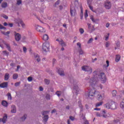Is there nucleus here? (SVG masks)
Here are the masks:
<instances>
[{"label":"nucleus","mask_w":124,"mask_h":124,"mask_svg":"<svg viewBox=\"0 0 124 124\" xmlns=\"http://www.w3.org/2000/svg\"><path fill=\"white\" fill-rule=\"evenodd\" d=\"M92 81L93 80H90L89 81L90 90L87 94L88 98H90V99H93V98H94L95 94L97 93V92L96 91L95 89H94V86L95 85V84L94 83V81H93V82Z\"/></svg>","instance_id":"nucleus-1"},{"label":"nucleus","mask_w":124,"mask_h":124,"mask_svg":"<svg viewBox=\"0 0 124 124\" xmlns=\"http://www.w3.org/2000/svg\"><path fill=\"white\" fill-rule=\"evenodd\" d=\"M93 78L91 79V82L93 83H94V84H95L96 83V79L98 76V77L100 78L101 81H102V83H104L105 82H106L107 79L106 78V76L105 75V74L104 73H101L99 75H97V72L94 71L93 73Z\"/></svg>","instance_id":"nucleus-2"},{"label":"nucleus","mask_w":124,"mask_h":124,"mask_svg":"<svg viewBox=\"0 0 124 124\" xmlns=\"http://www.w3.org/2000/svg\"><path fill=\"white\" fill-rule=\"evenodd\" d=\"M104 107L107 109H116L117 108V103L114 101L109 102L104 105Z\"/></svg>","instance_id":"nucleus-3"},{"label":"nucleus","mask_w":124,"mask_h":124,"mask_svg":"<svg viewBox=\"0 0 124 124\" xmlns=\"http://www.w3.org/2000/svg\"><path fill=\"white\" fill-rule=\"evenodd\" d=\"M70 83H72V84H73L74 87H73V92L74 93H76V94H78V92H79V88H78V86L77 85V81L76 80H74L73 78H71L70 80Z\"/></svg>","instance_id":"nucleus-4"},{"label":"nucleus","mask_w":124,"mask_h":124,"mask_svg":"<svg viewBox=\"0 0 124 124\" xmlns=\"http://www.w3.org/2000/svg\"><path fill=\"white\" fill-rule=\"evenodd\" d=\"M42 50L44 52H48L50 49V43L48 42H46L43 43L42 46Z\"/></svg>","instance_id":"nucleus-5"},{"label":"nucleus","mask_w":124,"mask_h":124,"mask_svg":"<svg viewBox=\"0 0 124 124\" xmlns=\"http://www.w3.org/2000/svg\"><path fill=\"white\" fill-rule=\"evenodd\" d=\"M82 69L83 70V71H85L87 72H88L90 74L93 72V68H92L91 67L84 65L82 67Z\"/></svg>","instance_id":"nucleus-6"},{"label":"nucleus","mask_w":124,"mask_h":124,"mask_svg":"<svg viewBox=\"0 0 124 124\" xmlns=\"http://www.w3.org/2000/svg\"><path fill=\"white\" fill-rule=\"evenodd\" d=\"M35 30L41 33H44L46 32L45 29L40 26H36Z\"/></svg>","instance_id":"nucleus-7"},{"label":"nucleus","mask_w":124,"mask_h":124,"mask_svg":"<svg viewBox=\"0 0 124 124\" xmlns=\"http://www.w3.org/2000/svg\"><path fill=\"white\" fill-rule=\"evenodd\" d=\"M97 96V99L99 101H102L104 98H105V97L104 96V94H101L99 92H97V93L96 94Z\"/></svg>","instance_id":"nucleus-8"},{"label":"nucleus","mask_w":124,"mask_h":124,"mask_svg":"<svg viewBox=\"0 0 124 124\" xmlns=\"http://www.w3.org/2000/svg\"><path fill=\"white\" fill-rule=\"evenodd\" d=\"M105 7L106 9H110L111 8V2L109 1L105 2Z\"/></svg>","instance_id":"nucleus-9"},{"label":"nucleus","mask_w":124,"mask_h":124,"mask_svg":"<svg viewBox=\"0 0 124 124\" xmlns=\"http://www.w3.org/2000/svg\"><path fill=\"white\" fill-rule=\"evenodd\" d=\"M56 41H58L59 43V44H60V45H61V46H62V47H65L66 46V44H65V43L63 42V40H62V39H56Z\"/></svg>","instance_id":"nucleus-10"},{"label":"nucleus","mask_w":124,"mask_h":124,"mask_svg":"<svg viewBox=\"0 0 124 124\" xmlns=\"http://www.w3.org/2000/svg\"><path fill=\"white\" fill-rule=\"evenodd\" d=\"M77 45L78 46V53L79 55H83L84 54V51H83V50H82V48H81V44L79 42L77 43Z\"/></svg>","instance_id":"nucleus-11"},{"label":"nucleus","mask_w":124,"mask_h":124,"mask_svg":"<svg viewBox=\"0 0 124 124\" xmlns=\"http://www.w3.org/2000/svg\"><path fill=\"white\" fill-rule=\"evenodd\" d=\"M15 33V37L16 41H19L21 39V35L18 33H16V31Z\"/></svg>","instance_id":"nucleus-12"},{"label":"nucleus","mask_w":124,"mask_h":124,"mask_svg":"<svg viewBox=\"0 0 124 124\" xmlns=\"http://www.w3.org/2000/svg\"><path fill=\"white\" fill-rule=\"evenodd\" d=\"M8 87V82H4L0 84V88L4 89V88H7Z\"/></svg>","instance_id":"nucleus-13"},{"label":"nucleus","mask_w":124,"mask_h":124,"mask_svg":"<svg viewBox=\"0 0 124 124\" xmlns=\"http://www.w3.org/2000/svg\"><path fill=\"white\" fill-rule=\"evenodd\" d=\"M34 57L35 58V60L38 62H39L40 61H41V59H40V57H39V55L37 54H34Z\"/></svg>","instance_id":"nucleus-14"},{"label":"nucleus","mask_w":124,"mask_h":124,"mask_svg":"<svg viewBox=\"0 0 124 124\" xmlns=\"http://www.w3.org/2000/svg\"><path fill=\"white\" fill-rule=\"evenodd\" d=\"M70 13L71 16H75V15H76V14H77V13H76V10H75V9H74L73 10H72V9H70Z\"/></svg>","instance_id":"nucleus-15"},{"label":"nucleus","mask_w":124,"mask_h":124,"mask_svg":"<svg viewBox=\"0 0 124 124\" xmlns=\"http://www.w3.org/2000/svg\"><path fill=\"white\" fill-rule=\"evenodd\" d=\"M100 113L101 117H103V118H107V115H106V111L105 110H102Z\"/></svg>","instance_id":"nucleus-16"},{"label":"nucleus","mask_w":124,"mask_h":124,"mask_svg":"<svg viewBox=\"0 0 124 124\" xmlns=\"http://www.w3.org/2000/svg\"><path fill=\"white\" fill-rule=\"evenodd\" d=\"M17 24H18V27H20V24L22 26L24 27L25 24L23 23V21L21 19H18V21L17 22Z\"/></svg>","instance_id":"nucleus-17"},{"label":"nucleus","mask_w":124,"mask_h":124,"mask_svg":"<svg viewBox=\"0 0 124 124\" xmlns=\"http://www.w3.org/2000/svg\"><path fill=\"white\" fill-rule=\"evenodd\" d=\"M1 105L4 106V107H7L8 106V103L5 100H3L1 102Z\"/></svg>","instance_id":"nucleus-18"},{"label":"nucleus","mask_w":124,"mask_h":124,"mask_svg":"<svg viewBox=\"0 0 124 124\" xmlns=\"http://www.w3.org/2000/svg\"><path fill=\"white\" fill-rule=\"evenodd\" d=\"M48 119H49V116H48V115H45L44 116L43 119L44 123L45 124H46V123L47 122V121H48Z\"/></svg>","instance_id":"nucleus-19"},{"label":"nucleus","mask_w":124,"mask_h":124,"mask_svg":"<svg viewBox=\"0 0 124 124\" xmlns=\"http://www.w3.org/2000/svg\"><path fill=\"white\" fill-rule=\"evenodd\" d=\"M103 101H101L100 102L96 103L95 105V107L97 108L99 107L100 106H102V105H103Z\"/></svg>","instance_id":"nucleus-20"},{"label":"nucleus","mask_w":124,"mask_h":124,"mask_svg":"<svg viewBox=\"0 0 124 124\" xmlns=\"http://www.w3.org/2000/svg\"><path fill=\"white\" fill-rule=\"evenodd\" d=\"M120 61H121V55H117L115 58V62H119Z\"/></svg>","instance_id":"nucleus-21"},{"label":"nucleus","mask_w":124,"mask_h":124,"mask_svg":"<svg viewBox=\"0 0 124 124\" xmlns=\"http://www.w3.org/2000/svg\"><path fill=\"white\" fill-rule=\"evenodd\" d=\"M49 39V36L48 35L45 34L43 36V40H45V41H46Z\"/></svg>","instance_id":"nucleus-22"},{"label":"nucleus","mask_w":124,"mask_h":124,"mask_svg":"<svg viewBox=\"0 0 124 124\" xmlns=\"http://www.w3.org/2000/svg\"><path fill=\"white\" fill-rule=\"evenodd\" d=\"M16 107L14 105H12L11 113H16Z\"/></svg>","instance_id":"nucleus-23"},{"label":"nucleus","mask_w":124,"mask_h":124,"mask_svg":"<svg viewBox=\"0 0 124 124\" xmlns=\"http://www.w3.org/2000/svg\"><path fill=\"white\" fill-rule=\"evenodd\" d=\"M78 106L79 108H80V111L82 112L83 111V106L82 105V103L81 101H79L78 102Z\"/></svg>","instance_id":"nucleus-24"},{"label":"nucleus","mask_w":124,"mask_h":124,"mask_svg":"<svg viewBox=\"0 0 124 124\" xmlns=\"http://www.w3.org/2000/svg\"><path fill=\"white\" fill-rule=\"evenodd\" d=\"M58 73L61 76H63V75H64V72H63L62 69H59L58 70Z\"/></svg>","instance_id":"nucleus-25"},{"label":"nucleus","mask_w":124,"mask_h":124,"mask_svg":"<svg viewBox=\"0 0 124 124\" xmlns=\"http://www.w3.org/2000/svg\"><path fill=\"white\" fill-rule=\"evenodd\" d=\"M6 120H7V115H5L4 116H3L1 121L2 123H3V124H5V123L6 122Z\"/></svg>","instance_id":"nucleus-26"},{"label":"nucleus","mask_w":124,"mask_h":124,"mask_svg":"<svg viewBox=\"0 0 124 124\" xmlns=\"http://www.w3.org/2000/svg\"><path fill=\"white\" fill-rule=\"evenodd\" d=\"M8 79H9V74L6 73L5 74V76H4V80H5V81H7V80H8Z\"/></svg>","instance_id":"nucleus-27"},{"label":"nucleus","mask_w":124,"mask_h":124,"mask_svg":"<svg viewBox=\"0 0 124 124\" xmlns=\"http://www.w3.org/2000/svg\"><path fill=\"white\" fill-rule=\"evenodd\" d=\"M1 6L2 8H6V7H7V3L3 2L1 4Z\"/></svg>","instance_id":"nucleus-28"},{"label":"nucleus","mask_w":124,"mask_h":124,"mask_svg":"<svg viewBox=\"0 0 124 124\" xmlns=\"http://www.w3.org/2000/svg\"><path fill=\"white\" fill-rule=\"evenodd\" d=\"M62 93V91H58L56 92V94H57V95H58L59 97L61 96Z\"/></svg>","instance_id":"nucleus-29"},{"label":"nucleus","mask_w":124,"mask_h":124,"mask_svg":"<svg viewBox=\"0 0 124 124\" xmlns=\"http://www.w3.org/2000/svg\"><path fill=\"white\" fill-rule=\"evenodd\" d=\"M7 97H8V99L9 100H11V99H12V97L11 96V93H7Z\"/></svg>","instance_id":"nucleus-30"},{"label":"nucleus","mask_w":124,"mask_h":124,"mask_svg":"<svg viewBox=\"0 0 124 124\" xmlns=\"http://www.w3.org/2000/svg\"><path fill=\"white\" fill-rule=\"evenodd\" d=\"M18 75L17 74H14L13 75V78L14 80H16L18 78Z\"/></svg>","instance_id":"nucleus-31"},{"label":"nucleus","mask_w":124,"mask_h":124,"mask_svg":"<svg viewBox=\"0 0 124 124\" xmlns=\"http://www.w3.org/2000/svg\"><path fill=\"white\" fill-rule=\"evenodd\" d=\"M2 53L5 56H7V57H8V55H9V52L6 50L3 51Z\"/></svg>","instance_id":"nucleus-32"},{"label":"nucleus","mask_w":124,"mask_h":124,"mask_svg":"<svg viewBox=\"0 0 124 124\" xmlns=\"http://www.w3.org/2000/svg\"><path fill=\"white\" fill-rule=\"evenodd\" d=\"M88 6L90 8V9L93 11V12H95V11L93 10V6L91 5V4L89 3L88 4Z\"/></svg>","instance_id":"nucleus-33"},{"label":"nucleus","mask_w":124,"mask_h":124,"mask_svg":"<svg viewBox=\"0 0 124 124\" xmlns=\"http://www.w3.org/2000/svg\"><path fill=\"white\" fill-rule=\"evenodd\" d=\"M5 45L8 51H9L10 52H11V48L10 47V46H9V45H8V44H6Z\"/></svg>","instance_id":"nucleus-34"},{"label":"nucleus","mask_w":124,"mask_h":124,"mask_svg":"<svg viewBox=\"0 0 124 124\" xmlns=\"http://www.w3.org/2000/svg\"><path fill=\"white\" fill-rule=\"evenodd\" d=\"M109 35H110V34L109 33H108L107 35L105 36L106 41H107V40H108Z\"/></svg>","instance_id":"nucleus-35"},{"label":"nucleus","mask_w":124,"mask_h":124,"mask_svg":"<svg viewBox=\"0 0 124 124\" xmlns=\"http://www.w3.org/2000/svg\"><path fill=\"white\" fill-rule=\"evenodd\" d=\"M93 41V38H90L89 41L87 42L88 44L92 43Z\"/></svg>","instance_id":"nucleus-36"},{"label":"nucleus","mask_w":124,"mask_h":124,"mask_svg":"<svg viewBox=\"0 0 124 124\" xmlns=\"http://www.w3.org/2000/svg\"><path fill=\"white\" fill-rule=\"evenodd\" d=\"M27 119V115L25 114L23 117L21 118V121H24Z\"/></svg>","instance_id":"nucleus-37"},{"label":"nucleus","mask_w":124,"mask_h":124,"mask_svg":"<svg viewBox=\"0 0 124 124\" xmlns=\"http://www.w3.org/2000/svg\"><path fill=\"white\" fill-rule=\"evenodd\" d=\"M88 10H85V13L84 14V17L85 18V19H87V17H88Z\"/></svg>","instance_id":"nucleus-38"},{"label":"nucleus","mask_w":124,"mask_h":124,"mask_svg":"<svg viewBox=\"0 0 124 124\" xmlns=\"http://www.w3.org/2000/svg\"><path fill=\"white\" fill-rule=\"evenodd\" d=\"M112 95L113 96H116V95H117V91H116V90H113L112 91Z\"/></svg>","instance_id":"nucleus-39"},{"label":"nucleus","mask_w":124,"mask_h":124,"mask_svg":"<svg viewBox=\"0 0 124 124\" xmlns=\"http://www.w3.org/2000/svg\"><path fill=\"white\" fill-rule=\"evenodd\" d=\"M121 108H124V101H122V102L120 104Z\"/></svg>","instance_id":"nucleus-40"},{"label":"nucleus","mask_w":124,"mask_h":124,"mask_svg":"<svg viewBox=\"0 0 124 124\" xmlns=\"http://www.w3.org/2000/svg\"><path fill=\"white\" fill-rule=\"evenodd\" d=\"M45 83L46 85H49V84H50V80L46 79H45Z\"/></svg>","instance_id":"nucleus-41"},{"label":"nucleus","mask_w":124,"mask_h":124,"mask_svg":"<svg viewBox=\"0 0 124 124\" xmlns=\"http://www.w3.org/2000/svg\"><path fill=\"white\" fill-rule=\"evenodd\" d=\"M46 97L47 100H50V99H51V97L49 94H46Z\"/></svg>","instance_id":"nucleus-42"},{"label":"nucleus","mask_w":124,"mask_h":124,"mask_svg":"<svg viewBox=\"0 0 124 124\" xmlns=\"http://www.w3.org/2000/svg\"><path fill=\"white\" fill-rule=\"evenodd\" d=\"M106 63H107V65H104V67H108L109 66V61L107 60L106 61Z\"/></svg>","instance_id":"nucleus-43"},{"label":"nucleus","mask_w":124,"mask_h":124,"mask_svg":"<svg viewBox=\"0 0 124 124\" xmlns=\"http://www.w3.org/2000/svg\"><path fill=\"white\" fill-rule=\"evenodd\" d=\"M22 4V0H17L16 4H17V5H20V4Z\"/></svg>","instance_id":"nucleus-44"},{"label":"nucleus","mask_w":124,"mask_h":124,"mask_svg":"<svg viewBox=\"0 0 124 124\" xmlns=\"http://www.w3.org/2000/svg\"><path fill=\"white\" fill-rule=\"evenodd\" d=\"M69 119L70 120H71V121H75V118H74V117L72 116H69Z\"/></svg>","instance_id":"nucleus-45"},{"label":"nucleus","mask_w":124,"mask_h":124,"mask_svg":"<svg viewBox=\"0 0 124 124\" xmlns=\"http://www.w3.org/2000/svg\"><path fill=\"white\" fill-rule=\"evenodd\" d=\"M49 111H44L42 113L43 116H44L45 115H46V114H48L49 113Z\"/></svg>","instance_id":"nucleus-46"},{"label":"nucleus","mask_w":124,"mask_h":124,"mask_svg":"<svg viewBox=\"0 0 124 124\" xmlns=\"http://www.w3.org/2000/svg\"><path fill=\"white\" fill-rule=\"evenodd\" d=\"M28 80L29 82H31V81H32V77H28Z\"/></svg>","instance_id":"nucleus-47"},{"label":"nucleus","mask_w":124,"mask_h":124,"mask_svg":"<svg viewBox=\"0 0 124 124\" xmlns=\"http://www.w3.org/2000/svg\"><path fill=\"white\" fill-rule=\"evenodd\" d=\"M79 32L81 33V34H83L84 33V29L81 28L79 29Z\"/></svg>","instance_id":"nucleus-48"},{"label":"nucleus","mask_w":124,"mask_h":124,"mask_svg":"<svg viewBox=\"0 0 124 124\" xmlns=\"http://www.w3.org/2000/svg\"><path fill=\"white\" fill-rule=\"evenodd\" d=\"M6 29L5 27H3L1 24H0V30H5Z\"/></svg>","instance_id":"nucleus-49"},{"label":"nucleus","mask_w":124,"mask_h":124,"mask_svg":"<svg viewBox=\"0 0 124 124\" xmlns=\"http://www.w3.org/2000/svg\"><path fill=\"white\" fill-rule=\"evenodd\" d=\"M96 117H101V112L100 113H99V112H97L96 113Z\"/></svg>","instance_id":"nucleus-50"},{"label":"nucleus","mask_w":124,"mask_h":124,"mask_svg":"<svg viewBox=\"0 0 124 124\" xmlns=\"http://www.w3.org/2000/svg\"><path fill=\"white\" fill-rule=\"evenodd\" d=\"M20 84H21V82H16L15 84V86L16 87H18V86H20Z\"/></svg>","instance_id":"nucleus-51"},{"label":"nucleus","mask_w":124,"mask_h":124,"mask_svg":"<svg viewBox=\"0 0 124 124\" xmlns=\"http://www.w3.org/2000/svg\"><path fill=\"white\" fill-rule=\"evenodd\" d=\"M109 45H110V44L109 43V42H107L106 43V47H109Z\"/></svg>","instance_id":"nucleus-52"},{"label":"nucleus","mask_w":124,"mask_h":124,"mask_svg":"<svg viewBox=\"0 0 124 124\" xmlns=\"http://www.w3.org/2000/svg\"><path fill=\"white\" fill-rule=\"evenodd\" d=\"M91 19L92 21H93V23L95 22V21L94 20V19H93V16H91Z\"/></svg>","instance_id":"nucleus-53"},{"label":"nucleus","mask_w":124,"mask_h":124,"mask_svg":"<svg viewBox=\"0 0 124 124\" xmlns=\"http://www.w3.org/2000/svg\"><path fill=\"white\" fill-rule=\"evenodd\" d=\"M9 33H10V31H7L6 32L3 33V34H4L5 35H8Z\"/></svg>","instance_id":"nucleus-54"},{"label":"nucleus","mask_w":124,"mask_h":124,"mask_svg":"<svg viewBox=\"0 0 124 124\" xmlns=\"http://www.w3.org/2000/svg\"><path fill=\"white\" fill-rule=\"evenodd\" d=\"M92 1H93V0H87V3H88V4H89V3L90 4H91Z\"/></svg>","instance_id":"nucleus-55"},{"label":"nucleus","mask_w":124,"mask_h":124,"mask_svg":"<svg viewBox=\"0 0 124 124\" xmlns=\"http://www.w3.org/2000/svg\"><path fill=\"white\" fill-rule=\"evenodd\" d=\"M23 51L24 52V53H26L27 48L26 47H23Z\"/></svg>","instance_id":"nucleus-56"},{"label":"nucleus","mask_w":124,"mask_h":124,"mask_svg":"<svg viewBox=\"0 0 124 124\" xmlns=\"http://www.w3.org/2000/svg\"><path fill=\"white\" fill-rule=\"evenodd\" d=\"M58 4H60V0H58L56 3H55V6L56 5H58Z\"/></svg>","instance_id":"nucleus-57"},{"label":"nucleus","mask_w":124,"mask_h":124,"mask_svg":"<svg viewBox=\"0 0 124 124\" xmlns=\"http://www.w3.org/2000/svg\"><path fill=\"white\" fill-rule=\"evenodd\" d=\"M39 91H40V92L43 91V88L42 87H39Z\"/></svg>","instance_id":"nucleus-58"},{"label":"nucleus","mask_w":124,"mask_h":124,"mask_svg":"<svg viewBox=\"0 0 124 124\" xmlns=\"http://www.w3.org/2000/svg\"><path fill=\"white\" fill-rule=\"evenodd\" d=\"M94 110H95V111H100L101 109L99 108H94Z\"/></svg>","instance_id":"nucleus-59"},{"label":"nucleus","mask_w":124,"mask_h":124,"mask_svg":"<svg viewBox=\"0 0 124 124\" xmlns=\"http://www.w3.org/2000/svg\"><path fill=\"white\" fill-rule=\"evenodd\" d=\"M114 122L115 123V124H118V123H120V120H114Z\"/></svg>","instance_id":"nucleus-60"},{"label":"nucleus","mask_w":124,"mask_h":124,"mask_svg":"<svg viewBox=\"0 0 124 124\" xmlns=\"http://www.w3.org/2000/svg\"><path fill=\"white\" fill-rule=\"evenodd\" d=\"M88 29H91V26H92V24H90V23H88Z\"/></svg>","instance_id":"nucleus-61"},{"label":"nucleus","mask_w":124,"mask_h":124,"mask_svg":"<svg viewBox=\"0 0 124 124\" xmlns=\"http://www.w3.org/2000/svg\"><path fill=\"white\" fill-rule=\"evenodd\" d=\"M56 111H57V110H56V109H54L53 110H52V111H51V114H53V113L56 112Z\"/></svg>","instance_id":"nucleus-62"},{"label":"nucleus","mask_w":124,"mask_h":124,"mask_svg":"<svg viewBox=\"0 0 124 124\" xmlns=\"http://www.w3.org/2000/svg\"><path fill=\"white\" fill-rule=\"evenodd\" d=\"M84 124H89V121H88V120L85 121L84 122Z\"/></svg>","instance_id":"nucleus-63"},{"label":"nucleus","mask_w":124,"mask_h":124,"mask_svg":"<svg viewBox=\"0 0 124 124\" xmlns=\"http://www.w3.org/2000/svg\"><path fill=\"white\" fill-rule=\"evenodd\" d=\"M67 123V124H70V120L69 119L68 120Z\"/></svg>","instance_id":"nucleus-64"}]
</instances>
